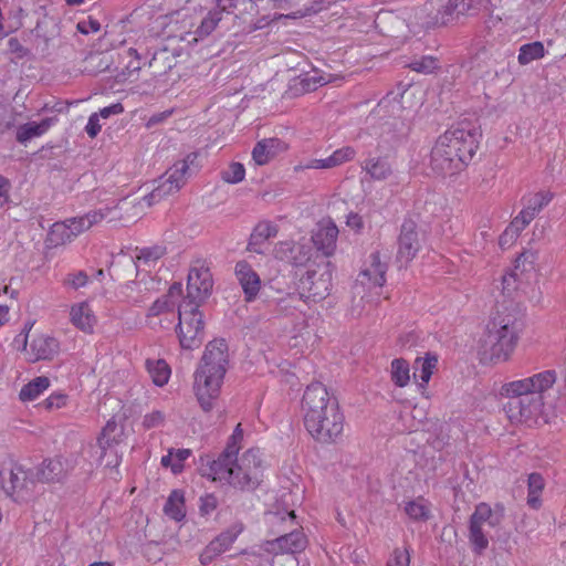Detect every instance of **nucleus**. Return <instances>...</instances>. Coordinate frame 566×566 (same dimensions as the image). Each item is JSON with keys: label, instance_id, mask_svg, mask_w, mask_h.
Listing matches in <instances>:
<instances>
[{"label": "nucleus", "instance_id": "bb28decb", "mask_svg": "<svg viewBox=\"0 0 566 566\" xmlns=\"http://www.w3.org/2000/svg\"><path fill=\"white\" fill-rule=\"evenodd\" d=\"M387 264L380 261L379 252L370 254V265L361 271L360 275L366 276L375 286H382L386 283Z\"/></svg>", "mask_w": 566, "mask_h": 566}, {"label": "nucleus", "instance_id": "a18cd8bd", "mask_svg": "<svg viewBox=\"0 0 566 566\" xmlns=\"http://www.w3.org/2000/svg\"><path fill=\"white\" fill-rule=\"evenodd\" d=\"M222 544L219 543L216 538L212 539L200 554V563L202 565L210 564L217 556L224 553Z\"/></svg>", "mask_w": 566, "mask_h": 566}, {"label": "nucleus", "instance_id": "4be33fe9", "mask_svg": "<svg viewBox=\"0 0 566 566\" xmlns=\"http://www.w3.org/2000/svg\"><path fill=\"white\" fill-rule=\"evenodd\" d=\"M429 6L436 11L431 17L434 25H447L460 15L453 0H431Z\"/></svg>", "mask_w": 566, "mask_h": 566}, {"label": "nucleus", "instance_id": "72a5a7b5", "mask_svg": "<svg viewBox=\"0 0 566 566\" xmlns=\"http://www.w3.org/2000/svg\"><path fill=\"white\" fill-rule=\"evenodd\" d=\"M537 255L533 251H524L522 252L515 260L514 263V270H512L510 273H506L503 276V284L504 287L510 286V281L516 280L517 271L521 270L522 272L528 271L533 269V264L536 261Z\"/></svg>", "mask_w": 566, "mask_h": 566}, {"label": "nucleus", "instance_id": "37998d69", "mask_svg": "<svg viewBox=\"0 0 566 566\" xmlns=\"http://www.w3.org/2000/svg\"><path fill=\"white\" fill-rule=\"evenodd\" d=\"M245 168L241 163H231L229 167L221 172L222 180L228 184H238L244 179Z\"/></svg>", "mask_w": 566, "mask_h": 566}, {"label": "nucleus", "instance_id": "de8ad7c7", "mask_svg": "<svg viewBox=\"0 0 566 566\" xmlns=\"http://www.w3.org/2000/svg\"><path fill=\"white\" fill-rule=\"evenodd\" d=\"M218 499L212 493H207L199 499V512L202 516L211 514L218 507Z\"/></svg>", "mask_w": 566, "mask_h": 566}, {"label": "nucleus", "instance_id": "6ab92c4d", "mask_svg": "<svg viewBox=\"0 0 566 566\" xmlns=\"http://www.w3.org/2000/svg\"><path fill=\"white\" fill-rule=\"evenodd\" d=\"M554 195L551 191H539L526 199L524 208L516 216L522 226H528L531 221L552 201Z\"/></svg>", "mask_w": 566, "mask_h": 566}, {"label": "nucleus", "instance_id": "4c0bfd02", "mask_svg": "<svg viewBox=\"0 0 566 566\" xmlns=\"http://www.w3.org/2000/svg\"><path fill=\"white\" fill-rule=\"evenodd\" d=\"M409 363L403 358L391 361V380L398 387H405L410 380Z\"/></svg>", "mask_w": 566, "mask_h": 566}, {"label": "nucleus", "instance_id": "f257e3e1", "mask_svg": "<svg viewBox=\"0 0 566 566\" xmlns=\"http://www.w3.org/2000/svg\"><path fill=\"white\" fill-rule=\"evenodd\" d=\"M304 426L318 443H336L344 430V415L336 397L322 382L310 384L303 395Z\"/></svg>", "mask_w": 566, "mask_h": 566}, {"label": "nucleus", "instance_id": "ea45409f", "mask_svg": "<svg viewBox=\"0 0 566 566\" xmlns=\"http://www.w3.org/2000/svg\"><path fill=\"white\" fill-rule=\"evenodd\" d=\"M405 512L413 521L424 522L430 518V510L421 500L407 502Z\"/></svg>", "mask_w": 566, "mask_h": 566}, {"label": "nucleus", "instance_id": "09e8293b", "mask_svg": "<svg viewBox=\"0 0 566 566\" xmlns=\"http://www.w3.org/2000/svg\"><path fill=\"white\" fill-rule=\"evenodd\" d=\"M165 254V249L159 245L147 247L139 250L137 259L144 262L156 261Z\"/></svg>", "mask_w": 566, "mask_h": 566}, {"label": "nucleus", "instance_id": "a211bd4d", "mask_svg": "<svg viewBox=\"0 0 566 566\" xmlns=\"http://www.w3.org/2000/svg\"><path fill=\"white\" fill-rule=\"evenodd\" d=\"M338 229L335 223L328 222L319 226L313 233L312 241L314 247L325 256H331L336 249Z\"/></svg>", "mask_w": 566, "mask_h": 566}, {"label": "nucleus", "instance_id": "cd10ccee", "mask_svg": "<svg viewBox=\"0 0 566 566\" xmlns=\"http://www.w3.org/2000/svg\"><path fill=\"white\" fill-rule=\"evenodd\" d=\"M363 169L374 180H385L391 172V166L385 157H373L364 161Z\"/></svg>", "mask_w": 566, "mask_h": 566}, {"label": "nucleus", "instance_id": "0e129e2a", "mask_svg": "<svg viewBox=\"0 0 566 566\" xmlns=\"http://www.w3.org/2000/svg\"><path fill=\"white\" fill-rule=\"evenodd\" d=\"M11 184L8 178L0 175V208L10 202Z\"/></svg>", "mask_w": 566, "mask_h": 566}, {"label": "nucleus", "instance_id": "4468645a", "mask_svg": "<svg viewBox=\"0 0 566 566\" xmlns=\"http://www.w3.org/2000/svg\"><path fill=\"white\" fill-rule=\"evenodd\" d=\"M35 483L33 469L25 470L22 465L15 464L10 470L9 483L2 488L9 496L23 497L24 493H29Z\"/></svg>", "mask_w": 566, "mask_h": 566}, {"label": "nucleus", "instance_id": "9d476101", "mask_svg": "<svg viewBox=\"0 0 566 566\" xmlns=\"http://www.w3.org/2000/svg\"><path fill=\"white\" fill-rule=\"evenodd\" d=\"M307 539L302 531H292L271 542H268V552L273 553V564L287 559L292 565L297 564L295 555L306 548Z\"/></svg>", "mask_w": 566, "mask_h": 566}, {"label": "nucleus", "instance_id": "052dcab7", "mask_svg": "<svg viewBox=\"0 0 566 566\" xmlns=\"http://www.w3.org/2000/svg\"><path fill=\"white\" fill-rule=\"evenodd\" d=\"M64 221L70 228V230H72V234L74 238L87 230L85 227V219L83 218V216L69 218Z\"/></svg>", "mask_w": 566, "mask_h": 566}, {"label": "nucleus", "instance_id": "c756f323", "mask_svg": "<svg viewBox=\"0 0 566 566\" xmlns=\"http://www.w3.org/2000/svg\"><path fill=\"white\" fill-rule=\"evenodd\" d=\"M146 368L156 386L163 387L168 382L171 370L166 360L147 359Z\"/></svg>", "mask_w": 566, "mask_h": 566}, {"label": "nucleus", "instance_id": "680f3d73", "mask_svg": "<svg viewBox=\"0 0 566 566\" xmlns=\"http://www.w3.org/2000/svg\"><path fill=\"white\" fill-rule=\"evenodd\" d=\"M171 304L168 301L167 296L163 298L156 300L148 310L149 316H158L161 313L168 311Z\"/></svg>", "mask_w": 566, "mask_h": 566}, {"label": "nucleus", "instance_id": "aec40b11", "mask_svg": "<svg viewBox=\"0 0 566 566\" xmlns=\"http://www.w3.org/2000/svg\"><path fill=\"white\" fill-rule=\"evenodd\" d=\"M72 324L84 333L91 334L94 331L96 317L88 303L82 302L71 307Z\"/></svg>", "mask_w": 566, "mask_h": 566}, {"label": "nucleus", "instance_id": "2f4dec72", "mask_svg": "<svg viewBox=\"0 0 566 566\" xmlns=\"http://www.w3.org/2000/svg\"><path fill=\"white\" fill-rule=\"evenodd\" d=\"M72 233V230H70L65 221L55 222L48 233V245L56 248L71 242L74 239Z\"/></svg>", "mask_w": 566, "mask_h": 566}, {"label": "nucleus", "instance_id": "864d4df0", "mask_svg": "<svg viewBox=\"0 0 566 566\" xmlns=\"http://www.w3.org/2000/svg\"><path fill=\"white\" fill-rule=\"evenodd\" d=\"M242 439H243V430L241 429V424L239 423L234 428L232 434L230 436V438L227 442L226 449H228V451H230V452L238 454L239 450H240V442L242 441Z\"/></svg>", "mask_w": 566, "mask_h": 566}, {"label": "nucleus", "instance_id": "7ed1b4c3", "mask_svg": "<svg viewBox=\"0 0 566 566\" xmlns=\"http://www.w3.org/2000/svg\"><path fill=\"white\" fill-rule=\"evenodd\" d=\"M556 378V371L549 369L503 385L501 395L507 398L503 411L509 420L516 423L536 420L544 406L543 392L553 387Z\"/></svg>", "mask_w": 566, "mask_h": 566}, {"label": "nucleus", "instance_id": "6e6d98bb", "mask_svg": "<svg viewBox=\"0 0 566 566\" xmlns=\"http://www.w3.org/2000/svg\"><path fill=\"white\" fill-rule=\"evenodd\" d=\"M67 396L61 392L52 394L44 400L46 409H60L66 405Z\"/></svg>", "mask_w": 566, "mask_h": 566}, {"label": "nucleus", "instance_id": "412c9836", "mask_svg": "<svg viewBox=\"0 0 566 566\" xmlns=\"http://www.w3.org/2000/svg\"><path fill=\"white\" fill-rule=\"evenodd\" d=\"M277 254L291 264L300 266L311 259V248L301 243L283 242L277 250Z\"/></svg>", "mask_w": 566, "mask_h": 566}, {"label": "nucleus", "instance_id": "79ce46f5", "mask_svg": "<svg viewBox=\"0 0 566 566\" xmlns=\"http://www.w3.org/2000/svg\"><path fill=\"white\" fill-rule=\"evenodd\" d=\"M123 202V200L118 201V203L114 207H105V208H101L98 210H93V211H90L87 213H85L83 216V218L85 219V227L86 229L88 230L91 227H93L94 224L101 222L103 219H105L111 212L117 210V209H122L120 207V203Z\"/></svg>", "mask_w": 566, "mask_h": 566}, {"label": "nucleus", "instance_id": "3c124183", "mask_svg": "<svg viewBox=\"0 0 566 566\" xmlns=\"http://www.w3.org/2000/svg\"><path fill=\"white\" fill-rule=\"evenodd\" d=\"M386 566H410V555L407 549L395 548Z\"/></svg>", "mask_w": 566, "mask_h": 566}, {"label": "nucleus", "instance_id": "774afa93", "mask_svg": "<svg viewBox=\"0 0 566 566\" xmlns=\"http://www.w3.org/2000/svg\"><path fill=\"white\" fill-rule=\"evenodd\" d=\"M8 48L10 52L18 55V57H24L29 51L25 49L17 38H10L8 41Z\"/></svg>", "mask_w": 566, "mask_h": 566}, {"label": "nucleus", "instance_id": "39448f33", "mask_svg": "<svg viewBox=\"0 0 566 566\" xmlns=\"http://www.w3.org/2000/svg\"><path fill=\"white\" fill-rule=\"evenodd\" d=\"M228 344L216 338L206 345L200 364L195 371L193 391L205 413L219 409V396L228 369Z\"/></svg>", "mask_w": 566, "mask_h": 566}, {"label": "nucleus", "instance_id": "7c9ffc66", "mask_svg": "<svg viewBox=\"0 0 566 566\" xmlns=\"http://www.w3.org/2000/svg\"><path fill=\"white\" fill-rule=\"evenodd\" d=\"M188 171L189 166L187 163H177L170 169L167 179L163 181L161 185L166 186V189L169 190L170 195L177 192L185 184Z\"/></svg>", "mask_w": 566, "mask_h": 566}, {"label": "nucleus", "instance_id": "c85d7f7f", "mask_svg": "<svg viewBox=\"0 0 566 566\" xmlns=\"http://www.w3.org/2000/svg\"><path fill=\"white\" fill-rule=\"evenodd\" d=\"M545 488V481L541 473L533 472L527 479V505L533 510L542 506L541 494Z\"/></svg>", "mask_w": 566, "mask_h": 566}, {"label": "nucleus", "instance_id": "f704fd0d", "mask_svg": "<svg viewBox=\"0 0 566 566\" xmlns=\"http://www.w3.org/2000/svg\"><path fill=\"white\" fill-rule=\"evenodd\" d=\"M49 386L50 380L48 377H36L21 388L19 398L21 401H32L36 399L45 389H48Z\"/></svg>", "mask_w": 566, "mask_h": 566}, {"label": "nucleus", "instance_id": "603ef678", "mask_svg": "<svg viewBox=\"0 0 566 566\" xmlns=\"http://www.w3.org/2000/svg\"><path fill=\"white\" fill-rule=\"evenodd\" d=\"M24 17V10L21 7H18L15 10H11L8 14L9 25L6 28V31L14 32L19 30L22 25V19Z\"/></svg>", "mask_w": 566, "mask_h": 566}, {"label": "nucleus", "instance_id": "c03bdc74", "mask_svg": "<svg viewBox=\"0 0 566 566\" xmlns=\"http://www.w3.org/2000/svg\"><path fill=\"white\" fill-rule=\"evenodd\" d=\"M412 71L423 74H430L438 69V61L433 56H422L419 60H415L408 65Z\"/></svg>", "mask_w": 566, "mask_h": 566}, {"label": "nucleus", "instance_id": "1a4fd4ad", "mask_svg": "<svg viewBox=\"0 0 566 566\" xmlns=\"http://www.w3.org/2000/svg\"><path fill=\"white\" fill-rule=\"evenodd\" d=\"M123 428H119L115 420H108L97 437L96 453L99 464L106 468H117L122 462L118 453V444L122 442Z\"/></svg>", "mask_w": 566, "mask_h": 566}, {"label": "nucleus", "instance_id": "13d9d810", "mask_svg": "<svg viewBox=\"0 0 566 566\" xmlns=\"http://www.w3.org/2000/svg\"><path fill=\"white\" fill-rule=\"evenodd\" d=\"M101 117L97 115V113H93L90 115L87 124L85 126V132L91 138H95L101 129L102 124L99 123Z\"/></svg>", "mask_w": 566, "mask_h": 566}, {"label": "nucleus", "instance_id": "20e7f679", "mask_svg": "<svg viewBox=\"0 0 566 566\" xmlns=\"http://www.w3.org/2000/svg\"><path fill=\"white\" fill-rule=\"evenodd\" d=\"M523 327V314L516 306H499L480 339L481 363L506 361L517 345Z\"/></svg>", "mask_w": 566, "mask_h": 566}, {"label": "nucleus", "instance_id": "58836bf2", "mask_svg": "<svg viewBox=\"0 0 566 566\" xmlns=\"http://www.w3.org/2000/svg\"><path fill=\"white\" fill-rule=\"evenodd\" d=\"M522 222L515 217L511 224L504 230L499 238V244L502 249L511 247L518 238L520 233L525 229Z\"/></svg>", "mask_w": 566, "mask_h": 566}, {"label": "nucleus", "instance_id": "b1692460", "mask_svg": "<svg viewBox=\"0 0 566 566\" xmlns=\"http://www.w3.org/2000/svg\"><path fill=\"white\" fill-rule=\"evenodd\" d=\"M277 234V227L271 221H261L259 222L249 240V250L255 253H262L260 245H262L270 238H274Z\"/></svg>", "mask_w": 566, "mask_h": 566}, {"label": "nucleus", "instance_id": "6e6552de", "mask_svg": "<svg viewBox=\"0 0 566 566\" xmlns=\"http://www.w3.org/2000/svg\"><path fill=\"white\" fill-rule=\"evenodd\" d=\"M503 518V513L494 512L486 503H480L475 506L474 512L469 520V543L473 553L482 555L489 547V538L483 526H497Z\"/></svg>", "mask_w": 566, "mask_h": 566}, {"label": "nucleus", "instance_id": "e433bc0d", "mask_svg": "<svg viewBox=\"0 0 566 566\" xmlns=\"http://www.w3.org/2000/svg\"><path fill=\"white\" fill-rule=\"evenodd\" d=\"M222 10L218 8L210 10L201 20L200 25L196 30V34L201 39L210 35L222 21Z\"/></svg>", "mask_w": 566, "mask_h": 566}, {"label": "nucleus", "instance_id": "f3484780", "mask_svg": "<svg viewBox=\"0 0 566 566\" xmlns=\"http://www.w3.org/2000/svg\"><path fill=\"white\" fill-rule=\"evenodd\" d=\"M286 149L287 145L282 139L276 137L264 138L254 145L252 158L256 165L263 166Z\"/></svg>", "mask_w": 566, "mask_h": 566}, {"label": "nucleus", "instance_id": "5701e85b", "mask_svg": "<svg viewBox=\"0 0 566 566\" xmlns=\"http://www.w3.org/2000/svg\"><path fill=\"white\" fill-rule=\"evenodd\" d=\"M57 120L56 117H46L41 122H29L19 126L17 130V140L20 144H25L34 137H40L45 134L49 128Z\"/></svg>", "mask_w": 566, "mask_h": 566}, {"label": "nucleus", "instance_id": "4d7b16f0", "mask_svg": "<svg viewBox=\"0 0 566 566\" xmlns=\"http://www.w3.org/2000/svg\"><path fill=\"white\" fill-rule=\"evenodd\" d=\"M165 420V416L161 411H153L144 417L143 426L146 429H153L159 427Z\"/></svg>", "mask_w": 566, "mask_h": 566}, {"label": "nucleus", "instance_id": "e2e57ef3", "mask_svg": "<svg viewBox=\"0 0 566 566\" xmlns=\"http://www.w3.org/2000/svg\"><path fill=\"white\" fill-rule=\"evenodd\" d=\"M124 111L125 109H124L123 104L117 102V103H114V104H111L108 106L101 108L96 113L101 118L106 119L113 115H119V114L124 113Z\"/></svg>", "mask_w": 566, "mask_h": 566}, {"label": "nucleus", "instance_id": "338daca9", "mask_svg": "<svg viewBox=\"0 0 566 566\" xmlns=\"http://www.w3.org/2000/svg\"><path fill=\"white\" fill-rule=\"evenodd\" d=\"M217 8L222 12L231 13L240 4H244L247 0H216Z\"/></svg>", "mask_w": 566, "mask_h": 566}, {"label": "nucleus", "instance_id": "0eeeda50", "mask_svg": "<svg viewBox=\"0 0 566 566\" xmlns=\"http://www.w3.org/2000/svg\"><path fill=\"white\" fill-rule=\"evenodd\" d=\"M199 307L200 305L191 301H182L178 306L179 322L176 333L184 349L192 350L203 342L205 322Z\"/></svg>", "mask_w": 566, "mask_h": 566}, {"label": "nucleus", "instance_id": "49530a36", "mask_svg": "<svg viewBox=\"0 0 566 566\" xmlns=\"http://www.w3.org/2000/svg\"><path fill=\"white\" fill-rule=\"evenodd\" d=\"M356 155V150L350 146H345L342 148L336 149L331 156L332 161L334 163L335 167H338L347 161H350L354 159Z\"/></svg>", "mask_w": 566, "mask_h": 566}, {"label": "nucleus", "instance_id": "2eb2a0df", "mask_svg": "<svg viewBox=\"0 0 566 566\" xmlns=\"http://www.w3.org/2000/svg\"><path fill=\"white\" fill-rule=\"evenodd\" d=\"M235 276L243 290L244 300L247 302H253L256 298L261 287V280L259 274L248 262L240 261L235 265Z\"/></svg>", "mask_w": 566, "mask_h": 566}, {"label": "nucleus", "instance_id": "dca6fc26", "mask_svg": "<svg viewBox=\"0 0 566 566\" xmlns=\"http://www.w3.org/2000/svg\"><path fill=\"white\" fill-rule=\"evenodd\" d=\"M34 470L36 482H61L67 474L65 462L61 457L44 459Z\"/></svg>", "mask_w": 566, "mask_h": 566}, {"label": "nucleus", "instance_id": "c9c22d12", "mask_svg": "<svg viewBox=\"0 0 566 566\" xmlns=\"http://www.w3.org/2000/svg\"><path fill=\"white\" fill-rule=\"evenodd\" d=\"M545 55V48L541 41H534L523 44L518 50L517 61L521 65H526Z\"/></svg>", "mask_w": 566, "mask_h": 566}, {"label": "nucleus", "instance_id": "a19ab883", "mask_svg": "<svg viewBox=\"0 0 566 566\" xmlns=\"http://www.w3.org/2000/svg\"><path fill=\"white\" fill-rule=\"evenodd\" d=\"M244 526L241 522H235L229 528L221 532L216 539L222 544L223 548L228 551L231 545L235 542L238 536L242 533Z\"/></svg>", "mask_w": 566, "mask_h": 566}, {"label": "nucleus", "instance_id": "8fccbe9b", "mask_svg": "<svg viewBox=\"0 0 566 566\" xmlns=\"http://www.w3.org/2000/svg\"><path fill=\"white\" fill-rule=\"evenodd\" d=\"M191 455L190 449H174V463L171 464V471L175 474L180 473L184 470V462Z\"/></svg>", "mask_w": 566, "mask_h": 566}, {"label": "nucleus", "instance_id": "bf43d9fd", "mask_svg": "<svg viewBox=\"0 0 566 566\" xmlns=\"http://www.w3.org/2000/svg\"><path fill=\"white\" fill-rule=\"evenodd\" d=\"M76 29L82 34H90L98 32L101 29V24L97 20L88 18V20L80 21L76 24Z\"/></svg>", "mask_w": 566, "mask_h": 566}, {"label": "nucleus", "instance_id": "f03ea898", "mask_svg": "<svg viewBox=\"0 0 566 566\" xmlns=\"http://www.w3.org/2000/svg\"><path fill=\"white\" fill-rule=\"evenodd\" d=\"M481 133L471 123H459L441 135L430 154V167L438 176H454L469 165L479 147Z\"/></svg>", "mask_w": 566, "mask_h": 566}, {"label": "nucleus", "instance_id": "69168bd1", "mask_svg": "<svg viewBox=\"0 0 566 566\" xmlns=\"http://www.w3.org/2000/svg\"><path fill=\"white\" fill-rule=\"evenodd\" d=\"M332 156H328L324 159H311L306 165L305 168L307 169H331L334 168L335 165L332 161Z\"/></svg>", "mask_w": 566, "mask_h": 566}, {"label": "nucleus", "instance_id": "5fc2aeb1", "mask_svg": "<svg viewBox=\"0 0 566 566\" xmlns=\"http://www.w3.org/2000/svg\"><path fill=\"white\" fill-rule=\"evenodd\" d=\"M170 195L169 190L166 189V186L161 184L156 187L150 193L146 195L143 200L147 203L148 207L153 206L156 202H159L166 196Z\"/></svg>", "mask_w": 566, "mask_h": 566}, {"label": "nucleus", "instance_id": "ddd939ff", "mask_svg": "<svg viewBox=\"0 0 566 566\" xmlns=\"http://www.w3.org/2000/svg\"><path fill=\"white\" fill-rule=\"evenodd\" d=\"M421 248L417 223L406 219L400 228L398 237L397 259L401 263H409Z\"/></svg>", "mask_w": 566, "mask_h": 566}, {"label": "nucleus", "instance_id": "423d86ee", "mask_svg": "<svg viewBox=\"0 0 566 566\" xmlns=\"http://www.w3.org/2000/svg\"><path fill=\"white\" fill-rule=\"evenodd\" d=\"M259 467L260 460L253 449L244 452L239 460L238 454L224 448L216 459L209 454L201 455L198 470L201 476L212 481L226 482L240 490H254L259 484Z\"/></svg>", "mask_w": 566, "mask_h": 566}, {"label": "nucleus", "instance_id": "393cba45", "mask_svg": "<svg viewBox=\"0 0 566 566\" xmlns=\"http://www.w3.org/2000/svg\"><path fill=\"white\" fill-rule=\"evenodd\" d=\"M31 349L35 360H50L59 352V342L51 336H38L31 343Z\"/></svg>", "mask_w": 566, "mask_h": 566}, {"label": "nucleus", "instance_id": "a878e982", "mask_svg": "<svg viewBox=\"0 0 566 566\" xmlns=\"http://www.w3.org/2000/svg\"><path fill=\"white\" fill-rule=\"evenodd\" d=\"M438 364L436 354L427 353L426 357H418L413 361V378L421 380V386L427 385Z\"/></svg>", "mask_w": 566, "mask_h": 566}, {"label": "nucleus", "instance_id": "473e14b6", "mask_svg": "<svg viewBox=\"0 0 566 566\" xmlns=\"http://www.w3.org/2000/svg\"><path fill=\"white\" fill-rule=\"evenodd\" d=\"M164 512L175 521H181L185 517V499L182 492L174 490L170 493L165 503Z\"/></svg>", "mask_w": 566, "mask_h": 566}, {"label": "nucleus", "instance_id": "9b49d317", "mask_svg": "<svg viewBox=\"0 0 566 566\" xmlns=\"http://www.w3.org/2000/svg\"><path fill=\"white\" fill-rule=\"evenodd\" d=\"M331 263L326 262L318 270H307L305 275L300 280V289L302 295L312 298L314 302L322 301L329 295L332 289V270Z\"/></svg>", "mask_w": 566, "mask_h": 566}, {"label": "nucleus", "instance_id": "f8f14e48", "mask_svg": "<svg viewBox=\"0 0 566 566\" xmlns=\"http://www.w3.org/2000/svg\"><path fill=\"white\" fill-rule=\"evenodd\" d=\"M213 286L210 270L203 265L192 266L188 273L187 295L182 301L201 305L211 294Z\"/></svg>", "mask_w": 566, "mask_h": 566}]
</instances>
